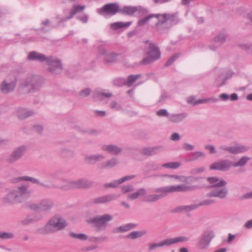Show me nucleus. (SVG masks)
I'll return each mask as SVG.
<instances>
[{"mask_svg": "<svg viewBox=\"0 0 252 252\" xmlns=\"http://www.w3.org/2000/svg\"><path fill=\"white\" fill-rule=\"evenodd\" d=\"M44 84V79L40 75L30 74L24 78L18 88L22 94L35 93L40 90Z\"/></svg>", "mask_w": 252, "mask_h": 252, "instance_id": "nucleus-1", "label": "nucleus"}, {"mask_svg": "<svg viewBox=\"0 0 252 252\" xmlns=\"http://www.w3.org/2000/svg\"><path fill=\"white\" fill-rule=\"evenodd\" d=\"M31 192L28 186L22 185L17 189H13L1 198V202L5 205H13L22 202L30 196Z\"/></svg>", "mask_w": 252, "mask_h": 252, "instance_id": "nucleus-2", "label": "nucleus"}, {"mask_svg": "<svg viewBox=\"0 0 252 252\" xmlns=\"http://www.w3.org/2000/svg\"><path fill=\"white\" fill-rule=\"evenodd\" d=\"M67 225V222L59 215L53 217L44 226L43 234H50L63 229Z\"/></svg>", "mask_w": 252, "mask_h": 252, "instance_id": "nucleus-3", "label": "nucleus"}, {"mask_svg": "<svg viewBox=\"0 0 252 252\" xmlns=\"http://www.w3.org/2000/svg\"><path fill=\"white\" fill-rule=\"evenodd\" d=\"M143 42L148 44L145 48L147 56L141 61L140 64L147 65L158 60L160 58V52L157 44L149 40Z\"/></svg>", "mask_w": 252, "mask_h": 252, "instance_id": "nucleus-4", "label": "nucleus"}, {"mask_svg": "<svg viewBox=\"0 0 252 252\" xmlns=\"http://www.w3.org/2000/svg\"><path fill=\"white\" fill-rule=\"evenodd\" d=\"M112 215L105 214L90 218L87 220V222L94 228L96 232H99L105 230L108 225V222L112 220Z\"/></svg>", "mask_w": 252, "mask_h": 252, "instance_id": "nucleus-5", "label": "nucleus"}, {"mask_svg": "<svg viewBox=\"0 0 252 252\" xmlns=\"http://www.w3.org/2000/svg\"><path fill=\"white\" fill-rule=\"evenodd\" d=\"M54 206V202L49 199H44L41 200L39 203H30L28 207L32 211L37 212H42L47 214L51 212Z\"/></svg>", "mask_w": 252, "mask_h": 252, "instance_id": "nucleus-6", "label": "nucleus"}, {"mask_svg": "<svg viewBox=\"0 0 252 252\" xmlns=\"http://www.w3.org/2000/svg\"><path fill=\"white\" fill-rule=\"evenodd\" d=\"M17 82V77L14 75H8L0 83V91L4 94L12 92L15 89Z\"/></svg>", "mask_w": 252, "mask_h": 252, "instance_id": "nucleus-7", "label": "nucleus"}, {"mask_svg": "<svg viewBox=\"0 0 252 252\" xmlns=\"http://www.w3.org/2000/svg\"><path fill=\"white\" fill-rule=\"evenodd\" d=\"M66 183V185L62 187V189H89L94 185V182L92 181L85 178L80 179L76 181H67Z\"/></svg>", "mask_w": 252, "mask_h": 252, "instance_id": "nucleus-8", "label": "nucleus"}, {"mask_svg": "<svg viewBox=\"0 0 252 252\" xmlns=\"http://www.w3.org/2000/svg\"><path fill=\"white\" fill-rule=\"evenodd\" d=\"M28 148L25 145H21L15 148L7 157L6 160L9 163H14L20 160L25 155Z\"/></svg>", "mask_w": 252, "mask_h": 252, "instance_id": "nucleus-9", "label": "nucleus"}, {"mask_svg": "<svg viewBox=\"0 0 252 252\" xmlns=\"http://www.w3.org/2000/svg\"><path fill=\"white\" fill-rule=\"evenodd\" d=\"M97 13L101 15H114L118 12L120 13L119 4L117 2L109 3L97 10Z\"/></svg>", "mask_w": 252, "mask_h": 252, "instance_id": "nucleus-10", "label": "nucleus"}, {"mask_svg": "<svg viewBox=\"0 0 252 252\" xmlns=\"http://www.w3.org/2000/svg\"><path fill=\"white\" fill-rule=\"evenodd\" d=\"M119 196L120 195L117 194H108L93 198L88 203L89 205L107 204L116 200Z\"/></svg>", "mask_w": 252, "mask_h": 252, "instance_id": "nucleus-11", "label": "nucleus"}, {"mask_svg": "<svg viewBox=\"0 0 252 252\" xmlns=\"http://www.w3.org/2000/svg\"><path fill=\"white\" fill-rule=\"evenodd\" d=\"M215 237L213 230L209 229L204 232L197 243V247L200 250L206 249L210 245L212 239Z\"/></svg>", "mask_w": 252, "mask_h": 252, "instance_id": "nucleus-12", "label": "nucleus"}, {"mask_svg": "<svg viewBox=\"0 0 252 252\" xmlns=\"http://www.w3.org/2000/svg\"><path fill=\"white\" fill-rule=\"evenodd\" d=\"M219 149L221 153L227 152L230 154L236 155L247 152L249 150V147L246 146L236 144L233 146L221 145L219 147Z\"/></svg>", "mask_w": 252, "mask_h": 252, "instance_id": "nucleus-13", "label": "nucleus"}, {"mask_svg": "<svg viewBox=\"0 0 252 252\" xmlns=\"http://www.w3.org/2000/svg\"><path fill=\"white\" fill-rule=\"evenodd\" d=\"M47 64L49 66V70L53 74H60L63 70L61 61L54 58L52 56L48 57L46 61Z\"/></svg>", "mask_w": 252, "mask_h": 252, "instance_id": "nucleus-14", "label": "nucleus"}, {"mask_svg": "<svg viewBox=\"0 0 252 252\" xmlns=\"http://www.w3.org/2000/svg\"><path fill=\"white\" fill-rule=\"evenodd\" d=\"M232 167V162L228 159L220 160L211 164L210 170L227 171Z\"/></svg>", "mask_w": 252, "mask_h": 252, "instance_id": "nucleus-15", "label": "nucleus"}, {"mask_svg": "<svg viewBox=\"0 0 252 252\" xmlns=\"http://www.w3.org/2000/svg\"><path fill=\"white\" fill-rule=\"evenodd\" d=\"M206 180L208 184H204L201 186V188H216L225 186L227 184V182L225 181L222 179H220L217 177H207Z\"/></svg>", "mask_w": 252, "mask_h": 252, "instance_id": "nucleus-16", "label": "nucleus"}, {"mask_svg": "<svg viewBox=\"0 0 252 252\" xmlns=\"http://www.w3.org/2000/svg\"><path fill=\"white\" fill-rule=\"evenodd\" d=\"M22 181H30L33 184H37L41 186H42L46 189H51V188L54 187L53 186H52L50 185L45 184L41 182L39 180H38L37 179H35L33 177L27 176L18 177L12 179V183H17L18 182H21Z\"/></svg>", "mask_w": 252, "mask_h": 252, "instance_id": "nucleus-17", "label": "nucleus"}, {"mask_svg": "<svg viewBox=\"0 0 252 252\" xmlns=\"http://www.w3.org/2000/svg\"><path fill=\"white\" fill-rule=\"evenodd\" d=\"M216 188L209 191L207 196L209 197H216L220 199H224L226 197L228 193V189L224 186Z\"/></svg>", "mask_w": 252, "mask_h": 252, "instance_id": "nucleus-18", "label": "nucleus"}, {"mask_svg": "<svg viewBox=\"0 0 252 252\" xmlns=\"http://www.w3.org/2000/svg\"><path fill=\"white\" fill-rule=\"evenodd\" d=\"M189 240V238L182 236L172 238H167L160 242L161 247H168L172 245L181 242H187Z\"/></svg>", "mask_w": 252, "mask_h": 252, "instance_id": "nucleus-19", "label": "nucleus"}, {"mask_svg": "<svg viewBox=\"0 0 252 252\" xmlns=\"http://www.w3.org/2000/svg\"><path fill=\"white\" fill-rule=\"evenodd\" d=\"M157 18L158 19V21L156 23L155 26L158 32H163L173 27L166 18L159 17Z\"/></svg>", "mask_w": 252, "mask_h": 252, "instance_id": "nucleus-20", "label": "nucleus"}, {"mask_svg": "<svg viewBox=\"0 0 252 252\" xmlns=\"http://www.w3.org/2000/svg\"><path fill=\"white\" fill-rule=\"evenodd\" d=\"M101 149L112 155H118L123 151L121 147L113 144L103 145Z\"/></svg>", "mask_w": 252, "mask_h": 252, "instance_id": "nucleus-21", "label": "nucleus"}, {"mask_svg": "<svg viewBox=\"0 0 252 252\" xmlns=\"http://www.w3.org/2000/svg\"><path fill=\"white\" fill-rule=\"evenodd\" d=\"M197 189H198V187L194 185L181 184L172 186L173 192L192 191Z\"/></svg>", "mask_w": 252, "mask_h": 252, "instance_id": "nucleus-22", "label": "nucleus"}, {"mask_svg": "<svg viewBox=\"0 0 252 252\" xmlns=\"http://www.w3.org/2000/svg\"><path fill=\"white\" fill-rule=\"evenodd\" d=\"M226 36L224 33H220L216 36L213 40V45H210L209 48L213 51H215L218 48L221 46L226 40Z\"/></svg>", "mask_w": 252, "mask_h": 252, "instance_id": "nucleus-23", "label": "nucleus"}, {"mask_svg": "<svg viewBox=\"0 0 252 252\" xmlns=\"http://www.w3.org/2000/svg\"><path fill=\"white\" fill-rule=\"evenodd\" d=\"M42 218V217L40 214H33L29 215L22 219L20 222L21 224L23 225H27L35 223L41 220Z\"/></svg>", "mask_w": 252, "mask_h": 252, "instance_id": "nucleus-24", "label": "nucleus"}, {"mask_svg": "<svg viewBox=\"0 0 252 252\" xmlns=\"http://www.w3.org/2000/svg\"><path fill=\"white\" fill-rule=\"evenodd\" d=\"M159 15V17L166 18L169 23H170L172 26L178 24L180 21V19L178 16V13L177 12L174 13H164V14H158Z\"/></svg>", "mask_w": 252, "mask_h": 252, "instance_id": "nucleus-25", "label": "nucleus"}, {"mask_svg": "<svg viewBox=\"0 0 252 252\" xmlns=\"http://www.w3.org/2000/svg\"><path fill=\"white\" fill-rule=\"evenodd\" d=\"M28 60L30 61H37L39 62H46L48 57L44 54L39 53L36 51H31L29 53L27 57Z\"/></svg>", "mask_w": 252, "mask_h": 252, "instance_id": "nucleus-26", "label": "nucleus"}, {"mask_svg": "<svg viewBox=\"0 0 252 252\" xmlns=\"http://www.w3.org/2000/svg\"><path fill=\"white\" fill-rule=\"evenodd\" d=\"M163 150V147L161 145L156 146L154 147L144 148L142 150V154L146 156H153L157 153L162 152Z\"/></svg>", "mask_w": 252, "mask_h": 252, "instance_id": "nucleus-27", "label": "nucleus"}, {"mask_svg": "<svg viewBox=\"0 0 252 252\" xmlns=\"http://www.w3.org/2000/svg\"><path fill=\"white\" fill-rule=\"evenodd\" d=\"M118 164V160L116 158H112L106 160L104 163H99L97 165V168L99 170L109 169L114 167Z\"/></svg>", "mask_w": 252, "mask_h": 252, "instance_id": "nucleus-28", "label": "nucleus"}, {"mask_svg": "<svg viewBox=\"0 0 252 252\" xmlns=\"http://www.w3.org/2000/svg\"><path fill=\"white\" fill-rule=\"evenodd\" d=\"M188 116V114L187 112H183L178 114H173L170 115L169 117V120L170 122L173 123H179L186 119Z\"/></svg>", "mask_w": 252, "mask_h": 252, "instance_id": "nucleus-29", "label": "nucleus"}, {"mask_svg": "<svg viewBox=\"0 0 252 252\" xmlns=\"http://www.w3.org/2000/svg\"><path fill=\"white\" fill-rule=\"evenodd\" d=\"M35 112L32 110L20 107L17 110V115L20 119H25L33 115Z\"/></svg>", "mask_w": 252, "mask_h": 252, "instance_id": "nucleus-30", "label": "nucleus"}, {"mask_svg": "<svg viewBox=\"0 0 252 252\" xmlns=\"http://www.w3.org/2000/svg\"><path fill=\"white\" fill-rule=\"evenodd\" d=\"M105 159V157L101 154H95L86 156L84 159L89 164H94L96 162L100 161Z\"/></svg>", "mask_w": 252, "mask_h": 252, "instance_id": "nucleus-31", "label": "nucleus"}, {"mask_svg": "<svg viewBox=\"0 0 252 252\" xmlns=\"http://www.w3.org/2000/svg\"><path fill=\"white\" fill-rule=\"evenodd\" d=\"M85 8V6L80 5H74L69 12V15L65 17L62 21H65L72 18L78 12H82Z\"/></svg>", "mask_w": 252, "mask_h": 252, "instance_id": "nucleus-32", "label": "nucleus"}, {"mask_svg": "<svg viewBox=\"0 0 252 252\" xmlns=\"http://www.w3.org/2000/svg\"><path fill=\"white\" fill-rule=\"evenodd\" d=\"M146 194V190L144 188H140L136 191L129 193L127 195V198L133 200L137 199L140 196H143Z\"/></svg>", "mask_w": 252, "mask_h": 252, "instance_id": "nucleus-33", "label": "nucleus"}, {"mask_svg": "<svg viewBox=\"0 0 252 252\" xmlns=\"http://www.w3.org/2000/svg\"><path fill=\"white\" fill-rule=\"evenodd\" d=\"M137 11V6H125L122 9L120 8V13L124 15L131 16Z\"/></svg>", "mask_w": 252, "mask_h": 252, "instance_id": "nucleus-34", "label": "nucleus"}, {"mask_svg": "<svg viewBox=\"0 0 252 252\" xmlns=\"http://www.w3.org/2000/svg\"><path fill=\"white\" fill-rule=\"evenodd\" d=\"M155 191L156 192L161 193L159 195H162V197H163L168 194L173 192L172 186L157 188L155 190Z\"/></svg>", "mask_w": 252, "mask_h": 252, "instance_id": "nucleus-35", "label": "nucleus"}, {"mask_svg": "<svg viewBox=\"0 0 252 252\" xmlns=\"http://www.w3.org/2000/svg\"><path fill=\"white\" fill-rule=\"evenodd\" d=\"M136 224L134 223H128L123 226L117 227L114 230V232H124L135 228Z\"/></svg>", "mask_w": 252, "mask_h": 252, "instance_id": "nucleus-36", "label": "nucleus"}, {"mask_svg": "<svg viewBox=\"0 0 252 252\" xmlns=\"http://www.w3.org/2000/svg\"><path fill=\"white\" fill-rule=\"evenodd\" d=\"M131 24V22H118L111 24L110 26L112 29L114 30H117L122 28H127L129 27Z\"/></svg>", "mask_w": 252, "mask_h": 252, "instance_id": "nucleus-37", "label": "nucleus"}, {"mask_svg": "<svg viewBox=\"0 0 252 252\" xmlns=\"http://www.w3.org/2000/svg\"><path fill=\"white\" fill-rule=\"evenodd\" d=\"M162 197V195L152 194L146 195L144 197V201L148 202H155Z\"/></svg>", "mask_w": 252, "mask_h": 252, "instance_id": "nucleus-38", "label": "nucleus"}, {"mask_svg": "<svg viewBox=\"0 0 252 252\" xmlns=\"http://www.w3.org/2000/svg\"><path fill=\"white\" fill-rule=\"evenodd\" d=\"M161 176H166V177H169L170 178H174L177 180H179L180 181L183 182H187L188 179L189 177H186V176H180V175H153L150 176V177H161Z\"/></svg>", "mask_w": 252, "mask_h": 252, "instance_id": "nucleus-39", "label": "nucleus"}, {"mask_svg": "<svg viewBox=\"0 0 252 252\" xmlns=\"http://www.w3.org/2000/svg\"><path fill=\"white\" fill-rule=\"evenodd\" d=\"M238 47L242 50L246 51L247 53L252 54V41L242 43L238 44Z\"/></svg>", "mask_w": 252, "mask_h": 252, "instance_id": "nucleus-40", "label": "nucleus"}, {"mask_svg": "<svg viewBox=\"0 0 252 252\" xmlns=\"http://www.w3.org/2000/svg\"><path fill=\"white\" fill-rule=\"evenodd\" d=\"M159 15L158 14H150L143 18L140 19L138 22V25L139 26H144L146 23L152 18H158Z\"/></svg>", "mask_w": 252, "mask_h": 252, "instance_id": "nucleus-41", "label": "nucleus"}, {"mask_svg": "<svg viewBox=\"0 0 252 252\" xmlns=\"http://www.w3.org/2000/svg\"><path fill=\"white\" fill-rule=\"evenodd\" d=\"M205 154L200 151H195L190 154V159L189 161L196 160L199 158H202L205 157Z\"/></svg>", "mask_w": 252, "mask_h": 252, "instance_id": "nucleus-42", "label": "nucleus"}, {"mask_svg": "<svg viewBox=\"0 0 252 252\" xmlns=\"http://www.w3.org/2000/svg\"><path fill=\"white\" fill-rule=\"evenodd\" d=\"M146 232L145 231H132L126 235V237L131 239H135L136 238L141 237L145 235Z\"/></svg>", "mask_w": 252, "mask_h": 252, "instance_id": "nucleus-43", "label": "nucleus"}, {"mask_svg": "<svg viewBox=\"0 0 252 252\" xmlns=\"http://www.w3.org/2000/svg\"><path fill=\"white\" fill-rule=\"evenodd\" d=\"M141 76V74L129 75L127 77V81H126V85H127L129 87H130L139 78H140Z\"/></svg>", "mask_w": 252, "mask_h": 252, "instance_id": "nucleus-44", "label": "nucleus"}, {"mask_svg": "<svg viewBox=\"0 0 252 252\" xmlns=\"http://www.w3.org/2000/svg\"><path fill=\"white\" fill-rule=\"evenodd\" d=\"M117 54L114 53L106 55L104 58V61L107 63H112L117 61Z\"/></svg>", "mask_w": 252, "mask_h": 252, "instance_id": "nucleus-45", "label": "nucleus"}, {"mask_svg": "<svg viewBox=\"0 0 252 252\" xmlns=\"http://www.w3.org/2000/svg\"><path fill=\"white\" fill-rule=\"evenodd\" d=\"M249 159L250 158L248 157H243L237 162L232 163V166L235 167L244 166Z\"/></svg>", "mask_w": 252, "mask_h": 252, "instance_id": "nucleus-46", "label": "nucleus"}, {"mask_svg": "<svg viewBox=\"0 0 252 252\" xmlns=\"http://www.w3.org/2000/svg\"><path fill=\"white\" fill-rule=\"evenodd\" d=\"M112 96V94L104 93L99 91H95L93 94V97L94 99H100L101 96L109 97Z\"/></svg>", "mask_w": 252, "mask_h": 252, "instance_id": "nucleus-47", "label": "nucleus"}, {"mask_svg": "<svg viewBox=\"0 0 252 252\" xmlns=\"http://www.w3.org/2000/svg\"><path fill=\"white\" fill-rule=\"evenodd\" d=\"M69 235L73 238L77 239L82 241L86 240L88 239V236L85 234L83 233L77 234L73 232H70L69 233Z\"/></svg>", "mask_w": 252, "mask_h": 252, "instance_id": "nucleus-48", "label": "nucleus"}, {"mask_svg": "<svg viewBox=\"0 0 252 252\" xmlns=\"http://www.w3.org/2000/svg\"><path fill=\"white\" fill-rule=\"evenodd\" d=\"M159 169L158 166L155 162L149 163L146 167L144 173L147 174L149 171L152 170H157Z\"/></svg>", "mask_w": 252, "mask_h": 252, "instance_id": "nucleus-49", "label": "nucleus"}, {"mask_svg": "<svg viewBox=\"0 0 252 252\" xmlns=\"http://www.w3.org/2000/svg\"><path fill=\"white\" fill-rule=\"evenodd\" d=\"M181 165L179 162H168L162 164L161 166L170 169H177Z\"/></svg>", "mask_w": 252, "mask_h": 252, "instance_id": "nucleus-50", "label": "nucleus"}, {"mask_svg": "<svg viewBox=\"0 0 252 252\" xmlns=\"http://www.w3.org/2000/svg\"><path fill=\"white\" fill-rule=\"evenodd\" d=\"M121 189L122 192L124 194L131 192L134 190V188L132 185H123L121 186Z\"/></svg>", "mask_w": 252, "mask_h": 252, "instance_id": "nucleus-51", "label": "nucleus"}, {"mask_svg": "<svg viewBox=\"0 0 252 252\" xmlns=\"http://www.w3.org/2000/svg\"><path fill=\"white\" fill-rule=\"evenodd\" d=\"M113 85L116 87H122L126 85V80L123 78H116L113 80Z\"/></svg>", "mask_w": 252, "mask_h": 252, "instance_id": "nucleus-52", "label": "nucleus"}, {"mask_svg": "<svg viewBox=\"0 0 252 252\" xmlns=\"http://www.w3.org/2000/svg\"><path fill=\"white\" fill-rule=\"evenodd\" d=\"M121 183L120 182L119 179L117 180H114L113 182L110 183H106L104 184V187L105 188H117Z\"/></svg>", "mask_w": 252, "mask_h": 252, "instance_id": "nucleus-53", "label": "nucleus"}, {"mask_svg": "<svg viewBox=\"0 0 252 252\" xmlns=\"http://www.w3.org/2000/svg\"><path fill=\"white\" fill-rule=\"evenodd\" d=\"M180 56L179 53L175 54L172 56L165 63V66H168L171 65L173 62L177 60Z\"/></svg>", "mask_w": 252, "mask_h": 252, "instance_id": "nucleus-54", "label": "nucleus"}, {"mask_svg": "<svg viewBox=\"0 0 252 252\" xmlns=\"http://www.w3.org/2000/svg\"><path fill=\"white\" fill-rule=\"evenodd\" d=\"M91 93V90L90 88H86L84 90H81L79 95L83 97H86L88 96Z\"/></svg>", "mask_w": 252, "mask_h": 252, "instance_id": "nucleus-55", "label": "nucleus"}, {"mask_svg": "<svg viewBox=\"0 0 252 252\" xmlns=\"http://www.w3.org/2000/svg\"><path fill=\"white\" fill-rule=\"evenodd\" d=\"M215 202V200L214 199H206L202 201H200L198 204L199 205V207L202 206H209L210 205Z\"/></svg>", "mask_w": 252, "mask_h": 252, "instance_id": "nucleus-56", "label": "nucleus"}, {"mask_svg": "<svg viewBox=\"0 0 252 252\" xmlns=\"http://www.w3.org/2000/svg\"><path fill=\"white\" fill-rule=\"evenodd\" d=\"M233 74V72L232 71H231V70L228 71L226 73V75L225 76L224 79H223V81L220 85H218V86L220 87V86L224 85L225 84V81L227 79L230 78L232 76Z\"/></svg>", "mask_w": 252, "mask_h": 252, "instance_id": "nucleus-57", "label": "nucleus"}, {"mask_svg": "<svg viewBox=\"0 0 252 252\" xmlns=\"http://www.w3.org/2000/svg\"><path fill=\"white\" fill-rule=\"evenodd\" d=\"M110 107L111 109H115L117 111L123 109L122 106L116 101H112L110 104Z\"/></svg>", "mask_w": 252, "mask_h": 252, "instance_id": "nucleus-58", "label": "nucleus"}, {"mask_svg": "<svg viewBox=\"0 0 252 252\" xmlns=\"http://www.w3.org/2000/svg\"><path fill=\"white\" fill-rule=\"evenodd\" d=\"M14 237V235L12 233L9 232H1L0 233V238L3 239H8L12 238Z\"/></svg>", "mask_w": 252, "mask_h": 252, "instance_id": "nucleus-59", "label": "nucleus"}, {"mask_svg": "<svg viewBox=\"0 0 252 252\" xmlns=\"http://www.w3.org/2000/svg\"><path fill=\"white\" fill-rule=\"evenodd\" d=\"M157 115L159 117H169L170 116L169 114L166 109H161L159 110L156 112Z\"/></svg>", "mask_w": 252, "mask_h": 252, "instance_id": "nucleus-60", "label": "nucleus"}, {"mask_svg": "<svg viewBox=\"0 0 252 252\" xmlns=\"http://www.w3.org/2000/svg\"><path fill=\"white\" fill-rule=\"evenodd\" d=\"M187 212V205H182L178 206L174 209L173 213H179L182 212Z\"/></svg>", "mask_w": 252, "mask_h": 252, "instance_id": "nucleus-61", "label": "nucleus"}, {"mask_svg": "<svg viewBox=\"0 0 252 252\" xmlns=\"http://www.w3.org/2000/svg\"><path fill=\"white\" fill-rule=\"evenodd\" d=\"M76 18L83 23H86L88 21V16L86 14L81 15H78Z\"/></svg>", "mask_w": 252, "mask_h": 252, "instance_id": "nucleus-62", "label": "nucleus"}, {"mask_svg": "<svg viewBox=\"0 0 252 252\" xmlns=\"http://www.w3.org/2000/svg\"><path fill=\"white\" fill-rule=\"evenodd\" d=\"M148 251H152L158 247H161L160 242L158 243H150L148 244Z\"/></svg>", "mask_w": 252, "mask_h": 252, "instance_id": "nucleus-63", "label": "nucleus"}, {"mask_svg": "<svg viewBox=\"0 0 252 252\" xmlns=\"http://www.w3.org/2000/svg\"><path fill=\"white\" fill-rule=\"evenodd\" d=\"M205 167H201L193 169L191 171V173L192 174L196 175V174H198L199 173L203 172L205 171Z\"/></svg>", "mask_w": 252, "mask_h": 252, "instance_id": "nucleus-64", "label": "nucleus"}]
</instances>
